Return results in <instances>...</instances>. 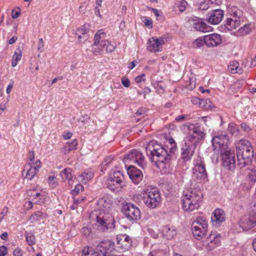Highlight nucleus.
<instances>
[{"instance_id": "412c9836", "label": "nucleus", "mask_w": 256, "mask_h": 256, "mask_svg": "<svg viewBox=\"0 0 256 256\" xmlns=\"http://www.w3.org/2000/svg\"><path fill=\"white\" fill-rule=\"evenodd\" d=\"M204 42L208 48L217 46L222 42V36L218 34H212L205 36L204 37Z\"/></svg>"}, {"instance_id": "4d7b16f0", "label": "nucleus", "mask_w": 256, "mask_h": 256, "mask_svg": "<svg viewBox=\"0 0 256 256\" xmlns=\"http://www.w3.org/2000/svg\"><path fill=\"white\" fill-rule=\"evenodd\" d=\"M83 253L84 254L85 256H99L96 252H93L91 250L86 252V250H84Z\"/></svg>"}, {"instance_id": "0eeeda50", "label": "nucleus", "mask_w": 256, "mask_h": 256, "mask_svg": "<svg viewBox=\"0 0 256 256\" xmlns=\"http://www.w3.org/2000/svg\"><path fill=\"white\" fill-rule=\"evenodd\" d=\"M208 222L204 217L198 216L192 224V231L194 237L202 238L208 231Z\"/></svg>"}, {"instance_id": "39448f33", "label": "nucleus", "mask_w": 256, "mask_h": 256, "mask_svg": "<svg viewBox=\"0 0 256 256\" xmlns=\"http://www.w3.org/2000/svg\"><path fill=\"white\" fill-rule=\"evenodd\" d=\"M228 17L225 22L224 26L229 30H233L241 24V11L236 6H232L228 8Z\"/></svg>"}, {"instance_id": "58836bf2", "label": "nucleus", "mask_w": 256, "mask_h": 256, "mask_svg": "<svg viewBox=\"0 0 256 256\" xmlns=\"http://www.w3.org/2000/svg\"><path fill=\"white\" fill-rule=\"evenodd\" d=\"M250 170L248 176L250 181L255 182H256V167L254 168L250 169Z\"/></svg>"}, {"instance_id": "ea45409f", "label": "nucleus", "mask_w": 256, "mask_h": 256, "mask_svg": "<svg viewBox=\"0 0 256 256\" xmlns=\"http://www.w3.org/2000/svg\"><path fill=\"white\" fill-rule=\"evenodd\" d=\"M105 48L107 52H114L116 49V44H112L108 40V42L106 43V46Z\"/></svg>"}, {"instance_id": "2f4dec72", "label": "nucleus", "mask_w": 256, "mask_h": 256, "mask_svg": "<svg viewBox=\"0 0 256 256\" xmlns=\"http://www.w3.org/2000/svg\"><path fill=\"white\" fill-rule=\"evenodd\" d=\"M98 204L100 207V212H107L110 208L111 204L107 202L105 200L102 199L100 200Z\"/></svg>"}, {"instance_id": "5701e85b", "label": "nucleus", "mask_w": 256, "mask_h": 256, "mask_svg": "<svg viewBox=\"0 0 256 256\" xmlns=\"http://www.w3.org/2000/svg\"><path fill=\"white\" fill-rule=\"evenodd\" d=\"M224 16V12L220 9L212 10L207 18L208 23L212 24H218L222 20Z\"/></svg>"}, {"instance_id": "1a4fd4ad", "label": "nucleus", "mask_w": 256, "mask_h": 256, "mask_svg": "<svg viewBox=\"0 0 256 256\" xmlns=\"http://www.w3.org/2000/svg\"><path fill=\"white\" fill-rule=\"evenodd\" d=\"M189 129L188 135L186 140H190L196 146L204 139L206 134L201 130L200 126L190 124L188 126Z\"/></svg>"}, {"instance_id": "9d476101", "label": "nucleus", "mask_w": 256, "mask_h": 256, "mask_svg": "<svg viewBox=\"0 0 256 256\" xmlns=\"http://www.w3.org/2000/svg\"><path fill=\"white\" fill-rule=\"evenodd\" d=\"M192 168L193 177L198 180H205L208 174L205 168V164L201 157H198L194 161Z\"/></svg>"}, {"instance_id": "6e6d98bb", "label": "nucleus", "mask_w": 256, "mask_h": 256, "mask_svg": "<svg viewBox=\"0 0 256 256\" xmlns=\"http://www.w3.org/2000/svg\"><path fill=\"white\" fill-rule=\"evenodd\" d=\"M145 74H142L140 76H138L135 78L136 82L137 83H140L142 82H144L145 79L144 78Z\"/></svg>"}, {"instance_id": "b1692460", "label": "nucleus", "mask_w": 256, "mask_h": 256, "mask_svg": "<svg viewBox=\"0 0 256 256\" xmlns=\"http://www.w3.org/2000/svg\"><path fill=\"white\" fill-rule=\"evenodd\" d=\"M128 174L132 181L136 184H138L143 178L142 172L132 166H130L128 168Z\"/></svg>"}, {"instance_id": "a211bd4d", "label": "nucleus", "mask_w": 256, "mask_h": 256, "mask_svg": "<svg viewBox=\"0 0 256 256\" xmlns=\"http://www.w3.org/2000/svg\"><path fill=\"white\" fill-rule=\"evenodd\" d=\"M123 180L124 176L121 172L114 171L108 180V186L110 190L114 191L120 187Z\"/></svg>"}, {"instance_id": "393cba45", "label": "nucleus", "mask_w": 256, "mask_h": 256, "mask_svg": "<svg viewBox=\"0 0 256 256\" xmlns=\"http://www.w3.org/2000/svg\"><path fill=\"white\" fill-rule=\"evenodd\" d=\"M226 216L222 209H216L212 213L211 220L214 226H219L222 222L225 220Z\"/></svg>"}, {"instance_id": "0e129e2a", "label": "nucleus", "mask_w": 256, "mask_h": 256, "mask_svg": "<svg viewBox=\"0 0 256 256\" xmlns=\"http://www.w3.org/2000/svg\"><path fill=\"white\" fill-rule=\"evenodd\" d=\"M56 179V177L54 176H50L48 178V182L50 185H52V186H54V184H56L54 182V180Z\"/></svg>"}, {"instance_id": "5fc2aeb1", "label": "nucleus", "mask_w": 256, "mask_h": 256, "mask_svg": "<svg viewBox=\"0 0 256 256\" xmlns=\"http://www.w3.org/2000/svg\"><path fill=\"white\" fill-rule=\"evenodd\" d=\"M209 8V5L208 2H202L200 4L199 9L204 10L208 9Z\"/></svg>"}, {"instance_id": "f3484780", "label": "nucleus", "mask_w": 256, "mask_h": 256, "mask_svg": "<svg viewBox=\"0 0 256 256\" xmlns=\"http://www.w3.org/2000/svg\"><path fill=\"white\" fill-rule=\"evenodd\" d=\"M228 140V137L226 134L214 136L212 141L214 150L222 152L228 148L227 146Z\"/></svg>"}, {"instance_id": "ddd939ff", "label": "nucleus", "mask_w": 256, "mask_h": 256, "mask_svg": "<svg viewBox=\"0 0 256 256\" xmlns=\"http://www.w3.org/2000/svg\"><path fill=\"white\" fill-rule=\"evenodd\" d=\"M41 166V162L40 160H36V163L33 164H26L22 172L24 179L32 180L37 175Z\"/></svg>"}, {"instance_id": "864d4df0", "label": "nucleus", "mask_w": 256, "mask_h": 256, "mask_svg": "<svg viewBox=\"0 0 256 256\" xmlns=\"http://www.w3.org/2000/svg\"><path fill=\"white\" fill-rule=\"evenodd\" d=\"M146 26H148L150 28H152V20L151 19L145 18L144 21Z\"/></svg>"}, {"instance_id": "473e14b6", "label": "nucleus", "mask_w": 256, "mask_h": 256, "mask_svg": "<svg viewBox=\"0 0 256 256\" xmlns=\"http://www.w3.org/2000/svg\"><path fill=\"white\" fill-rule=\"evenodd\" d=\"M250 31L251 29L250 28V26L248 24H245L236 32V34L237 36H242L249 34Z\"/></svg>"}, {"instance_id": "cd10ccee", "label": "nucleus", "mask_w": 256, "mask_h": 256, "mask_svg": "<svg viewBox=\"0 0 256 256\" xmlns=\"http://www.w3.org/2000/svg\"><path fill=\"white\" fill-rule=\"evenodd\" d=\"M78 142L76 139L74 140L71 142H68L62 148V152L65 154L75 150L77 148Z\"/></svg>"}, {"instance_id": "69168bd1", "label": "nucleus", "mask_w": 256, "mask_h": 256, "mask_svg": "<svg viewBox=\"0 0 256 256\" xmlns=\"http://www.w3.org/2000/svg\"><path fill=\"white\" fill-rule=\"evenodd\" d=\"M240 126H241L242 128L244 130L245 132H248L250 130V128L249 126L245 123L242 124H240Z\"/></svg>"}, {"instance_id": "9b49d317", "label": "nucleus", "mask_w": 256, "mask_h": 256, "mask_svg": "<svg viewBox=\"0 0 256 256\" xmlns=\"http://www.w3.org/2000/svg\"><path fill=\"white\" fill-rule=\"evenodd\" d=\"M124 160L125 162L136 164L142 168L146 166L144 156L141 152L137 150H133L125 155Z\"/></svg>"}, {"instance_id": "79ce46f5", "label": "nucleus", "mask_w": 256, "mask_h": 256, "mask_svg": "<svg viewBox=\"0 0 256 256\" xmlns=\"http://www.w3.org/2000/svg\"><path fill=\"white\" fill-rule=\"evenodd\" d=\"M76 32L84 35H88V34L89 32L88 26V25L84 24L79 28Z\"/></svg>"}, {"instance_id": "13d9d810", "label": "nucleus", "mask_w": 256, "mask_h": 256, "mask_svg": "<svg viewBox=\"0 0 256 256\" xmlns=\"http://www.w3.org/2000/svg\"><path fill=\"white\" fill-rule=\"evenodd\" d=\"M82 232L86 236H88L90 234V228H83L82 229Z\"/></svg>"}, {"instance_id": "09e8293b", "label": "nucleus", "mask_w": 256, "mask_h": 256, "mask_svg": "<svg viewBox=\"0 0 256 256\" xmlns=\"http://www.w3.org/2000/svg\"><path fill=\"white\" fill-rule=\"evenodd\" d=\"M188 4L187 2L184 0H182L180 2V4L178 6L179 10L180 12H182L184 10Z\"/></svg>"}, {"instance_id": "f257e3e1", "label": "nucleus", "mask_w": 256, "mask_h": 256, "mask_svg": "<svg viewBox=\"0 0 256 256\" xmlns=\"http://www.w3.org/2000/svg\"><path fill=\"white\" fill-rule=\"evenodd\" d=\"M170 146L167 148L160 145L154 144V142H150L146 147V152L148 156H151L150 160L155 162L156 166L160 170L166 168V164L171 160L176 148V144L173 139L169 140Z\"/></svg>"}, {"instance_id": "49530a36", "label": "nucleus", "mask_w": 256, "mask_h": 256, "mask_svg": "<svg viewBox=\"0 0 256 256\" xmlns=\"http://www.w3.org/2000/svg\"><path fill=\"white\" fill-rule=\"evenodd\" d=\"M112 158L110 156L106 158L105 160L102 162V167L106 168L105 167L108 166L112 162Z\"/></svg>"}, {"instance_id": "20e7f679", "label": "nucleus", "mask_w": 256, "mask_h": 256, "mask_svg": "<svg viewBox=\"0 0 256 256\" xmlns=\"http://www.w3.org/2000/svg\"><path fill=\"white\" fill-rule=\"evenodd\" d=\"M238 165L240 168L244 167L252 161L254 150L251 144L246 140H240L236 146Z\"/></svg>"}, {"instance_id": "8fccbe9b", "label": "nucleus", "mask_w": 256, "mask_h": 256, "mask_svg": "<svg viewBox=\"0 0 256 256\" xmlns=\"http://www.w3.org/2000/svg\"><path fill=\"white\" fill-rule=\"evenodd\" d=\"M83 186L81 184H78L75 186V188L72 190V194H78L80 190H82Z\"/></svg>"}, {"instance_id": "2eb2a0df", "label": "nucleus", "mask_w": 256, "mask_h": 256, "mask_svg": "<svg viewBox=\"0 0 256 256\" xmlns=\"http://www.w3.org/2000/svg\"><path fill=\"white\" fill-rule=\"evenodd\" d=\"M122 212L124 215L130 220H137L140 218V212L139 208L133 204H126L122 207Z\"/></svg>"}, {"instance_id": "de8ad7c7", "label": "nucleus", "mask_w": 256, "mask_h": 256, "mask_svg": "<svg viewBox=\"0 0 256 256\" xmlns=\"http://www.w3.org/2000/svg\"><path fill=\"white\" fill-rule=\"evenodd\" d=\"M190 119V116L186 114L180 115L176 116L175 120L178 122H182L184 120H188Z\"/></svg>"}, {"instance_id": "72a5a7b5", "label": "nucleus", "mask_w": 256, "mask_h": 256, "mask_svg": "<svg viewBox=\"0 0 256 256\" xmlns=\"http://www.w3.org/2000/svg\"><path fill=\"white\" fill-rule=\"evenodd\" d=\"M93 176V174L91 172H84L81 174L79 177L80 180L86 183L90 180Z\"/></svg>"}, {"instance_id": "a19ab883", "label": "nucleus", "mask_w": 256, "mask_h": 256, "mask_svg": "<svg viewBox=\"0 0 256 256\" xmlns=\"http://www.w3.org/2000/svg\"><path fill=\"white\" fill-rule=\"evenodd\" d=\"M76 34L78 36V42L80 43H84L88 38V35H84L77 32Z\"/></svg>"}, {"instance_id": "e2e57ef3", "label": "nucleus", "mask_w": 256, "mask_h": 256, "mask_svg": "<svg viewBox=\"0 0 256 256\" xmlns=\"http://www.w3.org/2000/svg\"><path fill=\"white\" fill-rule=\"evenodd\" d=\"M44 47V43L42 38H40L39 40V44L38 48V51L42 52V49Z\"/></svg>"}, {"instance_id": "dca6fc26", "label": "nucleus", "mask_w": 256, "mask_h": 256, "mask_svg": "<svg viewBox=\"0 0 256 256\" xmlns=\"http://www.w3.org/2000/svg\"><path fill=\"white\" fill-rule=\"evenodd\" d=\"M116 248L120 252H123L130 250L132 245L131 238L126 234L118 235L116 237Z\"/></svg>"}, {"instance_id": "423d86ee", "label": "nucleus", "mask_w": 256, "mask_h": 256, "mask_svg": "<svg viewBox=\"0 0 256 256\" xmlns=\"http://www.w3.org/2000/svg\"><path fill=\"white\" fill-rule=\"evenodd\" d=\"M160 201V195L157 189L148 188L144 190L143 202L148 207L154 208L158 206Z\"/></svg>"}, {"instance_id": "4be33fe9", "label": "nucleus", "mask_w": 256, "mask_h": 256, "mask_svg": "<svg viewBox=\"0 0 256 256\" xmlns=\"http://www.w3.org/2000/svg\"><path fill=\"white\" fill-rule=\"evenodd\" d=\"M164 38H155L152 37L148 40L147 49L150 52H158L161 51V47L164 44Z\"/></svg>"}, {"instance_id": "6e6552de", "label": "nucleus", "mask_w": 256, "mask_h": 256, "mask_svg": "<svg viewBox=\"0 0 256 256\" xmlns=\"http://www.w3.org/2000/svg\"><path fill=\"white\" fill-rule=\"evenodd\" d=\"M108 42L106 40V34L102 30H98L94 35V42L92 46V52L94 56L100 54L103 49Z\"/></svg>"}, {"instance_id": "c85d7f7f", "label": "nucleus", "mask_w": 256, "mask_h": 256, "mask_svg": "<svg viewBox=\"0 0 256 256\" xmlns=\"http://www.w3.org/2000/svg\"><path fill=\"white\" fill-rule=\"evenodd\" d=\"M192 25L195 29L202 32H206L208 30V29L209 28L205 23L203 22L200 20L194 22Z\"/></svg>"}, {"instance_id": "f03ea898", "label": "nucleus", "mask_w": 256, "mask_h": 256, "mask_svg": "<svg viewBox=\"0 0 256 256\" xmlns=\"http://www.w3.org/2000/svg\"><path fill=\"white\" fill-rule=\"evenodd\" d=\"M202 198V193L198 189L184 191L182 200L183 210L188 212L198 210Z\"/></svg>"}, {"instance_id": "3c124183", "label": "nucleus", "mask_w": 256, "mask_h": 256, "mask_svg": "<svg viewBox=\"0 0 256 256\" xmlns=\"http://www.w3.org/2000/svg\"><path fill=\"white\" fill-rule=\"evenodd\" d=\"M7 254V248L4 246H0V256H5Z\"/></svg>"}, {"instance_id": "f8f14e48", "label": "nucleus", "mask_w": 256, "mask_h": 256, "mask_svg": "<svg viewBox=\"0 0 256 256\" xmlns=\"http://www.w3.org/2000/svg\"><path fill=\"white\" fill-rule=\"evenodd\" d=\"M98 256H111L114 252V242L111 240H104L98 244L96 248Z\"/></svg>"}, {"instance_id": "c03bdc74", "label": "nucleus", "mask_w": 256, "mask_h": 256, "mask_svg": "<svg viewBox=\"0 0 256 256\" xmlns=\"http://www.w3.org/2000/svg\"><path fill=\"white\" fill-rule=\"evenodd\" d=\"M204 42V38H197L192 43L193 47L196 48H199L202 46Z\"/></svg>"}, {"instance_id": "338daca9", "label": "nucleus", "mask_w": 256, "mask_h": 256, "mask_svg": "<svg viewBox=\"0 0 256 256\" xmlns=\"http://www.w3.org/2000/svg\"><path fill=\"white\" fill-rule=\"evenodd\" d=\"M20 11L14 12V10H12V17L13 18H16L20 16Z\"/></svg>"}, {"instance_id": "37998d69", "label": "nucleus", "mask_w": 256, "mask_h": 256, "mask_svg": "<svg viewBox=\"0 0 256 256\" xmlns=\"http://www.w3.org/2000/svg\"><path fill=\"white\" fill-rule=\"evenodd\" d=\"M34 152L33 150H31L29 152L28 154V162L27 164H33L36 163V160H34Z\"/></svg>"}, {"instance_id": "7ed1b4c3", "label": "nucleus", "mask_w": 256, "mask_h": 256, "mask_svg": "<svg viewBox=\"0 0 256 256\" xmlns=\"http://www.w3.org/2000/svg\"><path fill=\"white\" fill-rule=\"evenodd\" d=\"M90 217L98 228L102 232L113 230L115 227L114 218L109 212L98 213L94 211L90 214Z\"/></svg>"}, {"instance_id": "e433bc0d", "label": "nucleus", "mask_w": 256, "mask_h": 256, "mask_svg": "<svg viewBox=\"0 0 256 256\" xmlns=\"http://www.w3.org/2000/svg\"><path fill=\"white\" fill-rule=\"evenodd\" d=\"M72 170L70 168H64L60 173V176L62 178H65L70 180L72 178Z\"/></svg>"}, {"instance_id": "603ef678", "label": "nucleus", "mask_w": 256, "mask_h": 256, "mask_svg": "<svg viewBox=\"0 0 256 256\" xmlns=\"http://www.w3.org/2000/svg\"><path fill=\"white\" fill-rule=\"evenodd\" d=\"M122 85L126 88H128L130 86V80L126 77H123L122 78Z\"/></svg>"}, {"instance_id": "774afa93", "label": "nucleus", "mask_w": 256, "mask_h": 256, "mask_svg": "<svg viewBox=\"0 0 256 256\" xmlns=\"http://www.w3.org/2000/svg\"><path fill=\"white\" fill-rule=\"evenodd\" d=\"M137 64H138V62L137 60H134L130 63V65L129 66L128 68L132 70L136 66Z\"/></svg>"}, {"instance_id": "6ab92c4d", "label": "nucleus", "mask_w": 256, "mask_h": 256, "mask_svg": "<svg viewBox=\"0 0 256 256\" xmlns=\"http://www.w3.org/2000/svg\"><path fill=\"white\" fill-rule=\"evenodd\" d=\"M196 146L190 140L186 139L184 144L182 148L181 156L184 161L189 160L194 153Z\"/></svg>"}, {"instance_id": "052dcab7", "label": "nucleus", "mask_w": 256, "mask_h": 256, "mask_svg": "<svg viewBox=\"0 0 256 256\" xmlns=\"http://www.w3.org/2000/svg\"><path fill=\"white\" fill-rule=\"evenodd\" d=\"M191 101L194 104H200L202 103V100L196 97L192 98Z\"/></svg>"}, {"instance_id": "a18cd8bd", "label": "nucleus", "mask_w": 256, "mask_h": 256, "mask_svg": "<svg viewBox=\"0 0 256 256\" xmlns=\"http://www.w3.org/2000/svg\"><path fill=\"white\" fill-rule=\"evenodd\" d=\"M249 215L256 217V203H252L250 208Z\"/></svg>"}, {"instance_id": "a878e982", "label": "nucleus", "mask_w": 256, "mask_h": 256, "mask_svg": "<svg viewBox=\"0 0 256 256\" xmlns=\"http://www.w3.org/2000/svg\"><path fill=\"white\" fill-rule=\"evenodd\" d=\"M255 224H256V217L252 216L250 215L243 217L240 222V226L244 230H249Z\"/></svg>"}, {"instance_id": "bf43d9fd", "label": "nucleus", "mask_w": 256, "mask_h": 256, "mask_svg": "<svg viewBox=\"0 0 256 256\" xmlns=\"http://www.w3.org/2000/svg\"><path fill=\"white\" fill-rule=\"evenodd\" d=\"M14 256H22V252L21 249L19 248H16L13 252Z\"/></svg>"}, {"instance_id": "c9c22d12", "label": "nucleus", "mask_w": 256, "mask_h": 256, "mask_svg": "<svg viewBox=\"0 0 256 256\" xmlns=\"http://www.w3.org/2000/svg\"><path fill=\"white\" fill-rule=\"evenodd\" d=\"M228 132H230L232 136H236L239 132L238 126L234 124H230L228 128Z\"/></svg>"}, {"instance_id": "4468645a", "label": "nucleus", "mask_w": 256, "mask_h": 256, "mask_svg": "<svg viewBox=\"0 0 256 256\" xmlns=\"http://www.w3.org/2000/svg\"><path fill=\"white\" fill-rule=\"evenodd\" d=\"M222 156V165L229 170H232L235 167V154L230 148L220 152Z\"/></svg>"}, {"instance_id": "aec40b11", "label": "nucleus", "mask_w": 256, "mask_h": 256, "mask_svg": "<svg viewBox=\"0 0 256 256\" xmlns=\"http://www.w3.org/2000/svg\"><path fill=\"white\" fill-rule=\"evenodd\" d=\"M220 243V236L214 232H212L206 238L204 246L208 251L216 248Z\"/></svg>"}, {"instance_id": "c756f323", "label": "nucleus", "mask_w": 256, "mask_h": 256, "mask_svg": "<svg viewBox=\"0 0 256 256\" xmlns=\"http://www.w3.org/2000/svg\"><path fill=\"white\" fill-rule=\"evenodd\" d=\"M22 56V52L20 48L16 49L12 57V66L15 67L18 62L20 60Z\"/></svg>"}, {"instance_id": "7c9ffc66", "label": "nucleus", "mask_w": 256, "mask_h": 256, "mask_svg": "<svg viewBox=\"0 0 256 256\" xmlns=\"http://www.w3.org/2000/svg\"><path fill=\"white\" fill-rule=\"evenodd\" d=\"M228 70L232 74L240 73L242 72V69L238 66V63L237 61L231 62L228 66Z\"/></svg>"}, {"instance_id": "f704fd0d", "label": "nucleus", "mask_w": 256, "mask_h": 256, "mask_svg": "<svg viewBox=\"0 0 256 256\" xmlns=\"http://www.w3.org/2000/svg\"><path fill=\"white\" fill-rule=\"evenodd\" d=\"M44 214L42 212H37L34 213V214H32L30 216L29 220L31 223L39 222L40 220V219L42 218Z\"/></svg>"}, {"instance_id": "4c0bfd02", "label": "nucleus", "mask_w": 256, "mask_h": 256, "mask_svg": "<svg viewBox=\"0 0 256 256\" xmlns=\"http://www.w3.org/2000/svg\"><path fill=\"white\" fill-rule=\"evenodd\" d=\"M26 241L29 246H33L35 244V236L32 234H30L28 232H25Z\"/></svg>"}, {"instance_id": "bb28decb", "label": "nucleus", "mask_w": 256, "mask_h": 256, "mask_svg": "<svg viewBox=\"0 0 256 256\" xmlns=\"http://www.w3.org/2000/svg\"><path fill=\"white\" fill-rule=\"evenodd\" d=\"M162 236L167 240H172L177 234V230L172 226H164L162 230Z\"/></svg>"}, {"instance_id": "680f3d73", "label": "nucleus", "mask_w": 256, "mask_h": 256, "mask_svg": "<svg viewBox=\"0 0 256 256\" xmlns=\"http://www.w3.org/2000/svg\"><path fill=\"white\" fill-rule=\"evenodd\" d=\"M146 109L145 108H140L138 109L136 113V116H139L144 114L146 112Z\"/></svg>"}]
</instances>
